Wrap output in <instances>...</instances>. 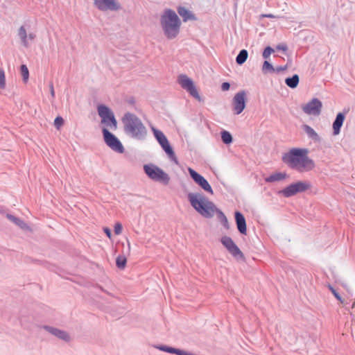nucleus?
Listing matches in <instances>:
<instances>
[{
	"label": "nucleus",
	"mask_w": 355,
	"mask_h": 355,
	"mask_svg": "<svg viewBox=\"0 0 355 355\" xmlns=\"http://www.w3.org/2000/svg\"><path fill=\"white\" fill-rule=\"evenodd\" d=\"M28 37L30 40H34L35 38V35L33 33H31L28 34V35H27V37Z\"/></svg>",
	"instance_id": "obj_42"
},
{
	"label": "nucleus",
	"mask_w": 355,
	"mask_h": 355,
	"mask_svg": "<svg viewBox=\"0 0 355 355\" xmlns=\"http://www.w3.org/2000/svg\"><path fill=\"white\" fill-rule=\"evenodd\" d=\"M345 119V114L344 112H338L333 122V135H338L340 132V129L343 126V122Z\"/></svg>",
	"instance_id": "obj_18"
},
{
	"label": "nucleus",
	"mask_w": 355,
	"mask_h": 355,
	"mask_svg": "<svg viewBox=\"0 0 355 355\" xmlns=\"http://www.w3.org/2000/svg\"><path fill=\"white\" fill-rule=\"evenodd\" d=\"M322 102L317 98H313L308 103L302 107L303 112L307 114L318 116L321 113Z\"/></svg>",
	"instance_id": "obj_15"
},
{
	"label": "nucleus",
	"mask_w": 355,
	"mask_h": 355,
	"mask_svg": "<svg viewBox=\"0 0 355 355\" xmlns=\"http://www.w3.org/2000/svg\"><path fill=\"white\" fill-rule=\"evenodd\" d=\"M300 78L297 74H294L291 77H288L285 79L286 85L291 88L295 89L298 86Z\"/></svg>",
	"instance_id": "obj_24"
},
{
	"label": "nucleus",
	"mask_w": 355,
	"mask_h": 355,
	"mask_svg": "<svg viewBox=\"0 0 355 355\" xmlns=\"http://www.w3.org/2000/svg\"><path fill=\"white\" fill-rule=\"evenodd\" d=\"M306 148H293L282 155V162L299 172L310 171L315 168L314 161L308 156Z\"/></svg>",
	"instance_id": "obj_2"
},
{
	"label": "nucleus",
	"mask_w": 355,
	"mask_h": 355,
	"mask_svg": "<svg viewBox=\"0 0 355 355\" xmlns=\"http://www.w3.org/2000/svg\"><path fill=\"white\" fill-rule=\"evenodd\" d=\"M220 242L233 257L237 260L245 261V258L244 254L231 237L223 236L220 239Z\"/></svg>",
	"instance_id": "obj_10"
},
{
	"label": "nucleus",
	"mask_w": 355,
	"mask_h": 355,
	"mask_svg": "<svg viewBox=\"0 0 355 355\" xmlns=\"http://www.w3.org/2000/svg\"><path fill=\"white\" fill-rule=\"evenodd\" d=\"M127 263V258L124 255H119L116 259V266L119 269H124Z\"/></svg>",
	"instance_id": "obj_28"
},
{
	"label": "nucleus",
	"mask_w": 355,
	"mask_h": 355,
	"mask_svg": "<svg viewBox=\"0 0 355 355\" xmlns=\"http://www.w3.org/2000/svg\"><path fill=\"white\" fill-rule=\"evenodd\" d=\"M20 71L22 76V79L24 83H26L29 78V71L26 64H21Z\"/></svg>",
	"instance_id": "obj_30"
},
{
	"label": "nucleus",
	"mask_w": 355,
	"mask_h": 355,
	"mask_svg": "<svg viewBox=\"0 0 355 355\" xmlns=\"http://www.w3.org/2000/svg\"><path fill=\"white\" fill-rule=\"evenodd\" d=\"M178 82L192 97L201 101V97L191 78H189L187 75L180 74L178 78Z\"/></svg>",
	"instance_id": "obj_11"
},
{
	"label": "nucleus",
	"mask_w": 355,
	"mask_h": 355,
	"mask_svg": "<svg viewBox=\"0 0 355 355\" xmlns=\"http://www.w3.org/2000/svg\"><path fill=\"white\" fill-rule=\"evenodd\" d=\"M329 288L331 291L332 294L334 297L340 302H343V299L339 293L330 284L329 285Z\"/></svg>",
	"instance_id": "obj_33"
},
{
	"label": "nucleus",
	"mask_w": 355,
	"mask_h": 355,
	"mask_svg": "<svg viewBox=\"0 0 355 355\" xmlns=\"http://www.w3.org/2000/svg\"><path fill=\"white\" fill-rule=\"evenodd\" d=\"M177 12L180 17H182L183 21L186 22L189 20H196V15L187 8L180 6L177 8Z\"/></svg>",
	"instance_id": "obj_20"
},
{
	"label": "nucleus",
	"mask_w": 355,
	"mask_h": 355,
	"mask_svg": "<svg viewBox=\"0 0 355 355\" xmlns=\"http://www.w3.org/2000/svg\"><path fill=\"white\" fill-rule=\"evenodd\" d=\"M189 175L192 180L197 184L200 187H201L205 191L214 194L213 189L208 182V181L200 173L193 170L191 168H188Z\"/></svg>",
	"instance_id": "obj_13"
},
{
	"label": "nucleus",
	"mask_w": 355,
	"mask_h": 355,
	"mask_svg": "<svg viewBox=\"0 0 355 355\" xmlns=\"http://www.w3.org/2000/svg\"><path fill=\"white\" fill-rule=\"evenodd\" d=\"M261 17H267V18H275V16L273 15L272 14H264V15H261Z\"/></svg>",
	"instance_id": "obj_41"
},
{
	"label": "nucleus",
	"mask_w": 355,
	"mask_h": 355,
	"mask_svg": "<svg viewBox=\"0 0 355 355\" xmlns=\"http://www.w3.org/2000/svg\"><path fill=\"white\" fill-rule=\"evenodd\" d=\"M6 87V78L4 71L0 69V89Z\"/></svg>",
	"instance_id": "obj_32"
},
{
	"label": "nucleus",
	"mask_w": 355,
	"mask_h": 355,
	"mask_svg": "<svg viewBox=\"0 0 355 355\" xmlns=\"http://www.w3.org/2000/svg\"><path fill=\"white\" fill-rule=\"evenodd\" d=\"M144 171L153 181L158 182L164 185H168L170 182V176L161 168L153 164H145Z\"/></svg>",
	"instance_id": "obj_5"
},
{
	"label": "nucleus",
	"mask_w": 355,
	"mask_h": 355,
	"mask_svg": "<svg viewBox=\"0 0 355 355\" xmlns=\"http://www.w3.org/2000/svg\"><path fill=\"white\" fill-rule=\"evenodd\" d=\"M49 89H50L51 96L53 98H55V91H54L53 83H50Z\"/></svg>",
	"instance_id": "obj_40"
},
{
	"label": "nucleus",
	"mask_w": 355,
	"mask_h": 355,
	"mask_svg": "<svg viewBox=\"0 0 355 355\" xmlns=\"http://www.w3.org/2000/svg\"><path fill=\"white\" fill-rule=\"evenodd\" d=\"M247 94L245 90L237 92L232 99V109L235 114H240L245 108Z\"/></svg>",
	"instance_id": "obj_12"
},
{
	"label": "nucleus",
	"mask_w": 355,
	"mask_h": 355,
	"mask_svg": "<svg viewBox=\"0 0 355 355\" xmlns=\"http://www.w3.org/2000/svg\"><path fill=\"white\" fill-rule=\"evenodd\" d=\"M97 111L101 119V123L106 127L115 130L117 128V121L112 110L105 105L100 104L97 107Z\"/></svg>",
	"instance_id": "obj_7"
},
{
	"label": "nucleus",
	"mask_w": 355,
	"mask_h": 355,
	"mask_svg": "<svg viewBox=\"0 0 355 355\" xmlns=\"http://www.w3.org/2000/svg\"><path fill=\"white\" fill-rule=\"evenodd\" d=\"M276 49L279 51H286L288 49V46L284 44H279Z\"/></svg>",
	"instance_id": "obj_37"
},
{
	"label": "nucleus",
	"mask_w": 355,
	"mask_h": 355,
	"mask_svg": "<svg viewBox=\"0 0 355 355\" xmlns=\"http://www.w3.org/2000/svg\"><path fill=\"white\" fill-rule=\"evenodd\" d=\"M128 252H130V244L129 242H128Z\"/></svg>",
	"instance_id": "obj_43"
},
{
	"label": "nucleus",
	"mask_w": 355,
	"mask_h": 355,
	"mask_svg": "<svg viewBox=\"0 0 355 355\" xmlns=\"http://www.w3.org/2000/svg\"><path fill=\"white\" fill-rule=\"evenodd\" d=\"M125 134L137 140H144L147 135V129L141 120L131 112H125L121 119Z\"/></svg>",
	"instance_id": "obj_3"
},
{
	"label": "nucleus",
	"mask_w": 355,
	"mask_h": 355,
	"mask_svg": "<svg viewBox=\"0 0 355 355\" xmlns=\"http://www.w3.org/2000/svg\"><path fill=\"white\" fill-rule=\"evenodd\" d=\"M311 184L307 181H298L289 184L279 191L284 197L289 198L297 193L305 192L311 188Z\"/></svg>",
	"instance_id": "obj_8"
},
{
	"label": "nucleus",
	"mask_w": 355,
	"mask_h": 355,
	"mask_svg": "<svg viewBox=\"0 0 355 355\" xmlns=\"http://www.w3.org/2000/svg\"><path fill=\"white\" fill-rule=\"evenodd\" d=\"M275 71V67L268 61L265 60L262 66V72L263 73H274Z\"/></svg>",
	"instance_id": "obj_29"
},
{
	"label": "nucleus",
	"mask_w": 355,
	"mask_h": 355,
	"mask_svg": "<svg viewBox=\"0 0 355 355\" xmlns=\"http://www.w3.org/2000/svg\"><path fill=\"white\" fill-rule=\"evenodd\" d=\"M187 198L191 207L202 217L211 218L216 214L223 226L227 230L230 229L229 222L224 213L202 193L189 192Z\"/></svg>",
	"instance_id": "obj_1"
},
{
	"label": "nucleus",
	"mask_w": 355,
	"mask_h": 355,
	"mask_svg": "<svg viewBox=\"0 0 355 355\" xmlns=\"http://www.w3.org/2000/svg\"><path fill=\"white\" fill-rule=\"evenodd\" d=\"M94 6L101 11H116L121 9L116 0H94Z\"/></svg>",
	"instance_id": "obj_14"
},
{
	"label": "nucleus",
	"mask_w": 355,
	"mask_h": 355,
	"mask_svg": "<svg viewBox=\"0 0 355 355\" xmlns=\"http://www.w3.org/2000/svg\"><path fill=\"white\" fill-rule=\"evenodd\" d=\"M286 69H287V65L279 66V67H277L276 68H275V71L277 73L286 70Z\"/></svg>",
	"instance_id": "obj_38"
},
{
	"label": "nucleus",
	"mask_w": 355,
	"mask_h": 355,
	"mask_svg": "<svg viewBox=\"0 0 355 355\" xmlns=\"http://www.w3.org/2000/svg\"><path fill=\"white\" fill-rule=\"evenodd\" d=\"M220 135L222 141L225 144L229 145L233 142V137L230 132L223 130L220 132Z\"/></svg>",
	"instance_id": "obj_26"
},
{
	"label": "nucleus",
	"mask_w": 355,
	"mask_h": 355,
	"mask_svg": "<svg viewBox=\"0 0 355 355\" xmlns=\"http://www.w3.org/2000/svg\"><path fill=\"white\" fill-rule=\"evenodd\" d=\"M160 24L167 39H175L179 35L181 21L174 10L165 9L161 15Z\"/></svg>",
	"instance_id": "obj_4"
},
{
	"label": "nucleus",
	"mask_w": 355,
	"mask_h": 355,
	"mask_svg": "<svg viewBox=\"0 0 355 355\" xmlns=\"http://www.w3.org/2000/svg\"><path fill=\"white\" fill-rule=\"evenodd\" d=\"M122 229H123V227L120 223H115L114 227V234L116 235L120 234L122 232Z\"/></svg>",
	"instance_id": "obj_35"
},
{
	"label": "nucleus",
	"mask_w": 355,
	"mask_h": 355,
	"mask_svg": "<svg viewBox=\"0 0 355 355\" xmlns=\"http://www.w3.org/2000/svg\"><path fill=\"white\" fill-rule=\"evenodd\" d=\"M234 219L239 232L241 234L246 235L247 225L244 215L241 211H236L234 212Z\"/></svg>",
	"instance_id": "obj_17"
},
{
	"label": "nucleus",
	"mask_w": 355,
	"mask_h": 355,
	"mask_svg": "<svg viewBox=\"0 0 355 355\" xmlns=\"http://www.w3.org/2000/svg\"><path fill=\"white\" fill-rule=\"evenodd\" d=\"M248 57V52L246 49H242L239 51L236 58V62L239 65H242L245 62Z\"/></svg>",
	"instance_id": "obj_25"
},
{
	"label": "nucleus",
	"mask_w": 355,
	"mask_h": 355,
	"mask_svg": "<svg viewBox=\"0 0 355 355\" xmlns=\"http://www.w3.org/2000/svg\"><path fill=\"white\" fill-rule=\"evenodd\" d=\"M64 124V119L62 116H57L54 120V125L59 129Z\"/></svg>",
	"instance_id": "obj_34"
},
{
	"label": "nucleus",
	"mask_w": 355,
	"mask_h": 355,
	"mask_svg": "<svg viewBox=\"0 0 355 355\" xmlns=\"http://www.w3.org/2000/svg\"><path fill=\"white\" fill-rule=\"evenodd\" d=\"M103 231H104L105 234L107 235V236L110 239L112 236L111 230L110 228L105 227L103 228Z\"/></svg>",
	"instance_id": "obj_39"
},
{
	"label": "nucleus",
	"mask_w": 355,
	"mask_h": 355,
	"mask_svg": "<svg viewBox=\"0 0 355 355\" xmlns=\"http://www.w3.org/2000/svg\"><path fill=\"white\" fill-rule=\"evenodd\" d=\"M42 328L45 329L46 331H48L49 334L53 335L54 336L57 337L58 338L62 340H64L65 342H69L71 340L69 334L64 330H61L56 327H53L49 325H44Z\"/></svg>",
	"instance_id": "obj_16"
},
{
	"label": "nucleus",
	"mask_w": 355,
	"mask_h": 355,
	"mask_svg": "<svg viewBox=\"0 0 355 355\" xmlns=\"http://www.w3.org/2000/svg\"><path fill=\"white\" fill-rule=\"evenodd\" d=\"M18 35H19V37H20V39L21 40L22 44L25 47H28V42H27V33H26V29H25L24 26H21L19 28Z\"/></svg>",
	"instance_id": "obj_27"
},
{
	"label": "nucleus",
	"mask_w": 355,
	"mask_h": 355,
	"mask_svg": "<svg viewBox=\"0 0 355 355\" xmlns=\"http://www.w3.org/2000/svg\"><path fill=\"white\" fill-rule=\"evenodd\" d=\"M161 351L170 353V354H174L176 355H196L193 353L178 349L175 348L173 347L167 346V345H159L157 347Z\"/></svg>",
	"instance_id": "obj_19"
},
{
	"label": "nucleus",
	"mask_w": 355,
	"mask_h": 355,
	"mask_svg": "<svg viewBox=\"0 0 355 355\" xmlns=\"http://www.w3.org/2000/svg\"><path fill=\"white\" fill-rule=\"evenodd\" d=\"M288 175L285 172H275L272 173L268 177L264 178V180L267 183H272L275 182L282 181L286 179Z\"/></svg>",
	"instance_id": "obj_22"
},
{
	"label": "nucleus",
	"mask_w": 355,
	"mask_h": 355,
	"mask_svg": "<svg viewBox=\"0 0 355 355\" xmlns=\"http://www.w3.org/2000/svg\"><path fill=\"white\" fill-rule=\"evenodd\" d=\"M274 51H275L274 49L271 46H268L264 49L263 53H262V56L263 58L267 59L270 57L271 53H273Z\"/></svg>",
	"instance_id": "obj_31"
},
{
	"label": "nucleus",
	"mask_w": 355,
	"mask_h": 355,
	"mask_svg": "<svg viewBox=\"0 0 355 355\" xmlns=\"http://www.w3.org/2000/svg\"><path fill=\"white\" fill-rule=\"evenodd\" d=\"M102 133L105 143L114 151L123 153L125 150L124 147L120 140L106 128H103Z\"/></svg>",
	"instance_id": "obj_9"
},
{
	"label": "nucleus",
	"mask_w": 355,
	"mask_h": 355,
	"mask_svg": "<svg viewBox=\"0 0 355 355\" xmlns=\"http://www.w3.org/2000/svg\"><path fill=\"white\" fill-rule=\"evenodd\" d=\"M230 88V84L228 82H224L221 85V89L223 92L228 91Z\"/></svg>",
	"instance_id": "obj_36"
},
{
	"label": "nucleus",
	"mask_w": 355,
	"mask_h": 355,
	"mask_svg": "<svg viewBox=\"0 0 355 355\" xmlns=\"http://www.w3.org/2000/svg\"><path fill=\"white\" fill-rule=\"evenodd\" d=\"M302 128L306 132L309 138L312 139L313 141L320 142L321 141V138L318 134L309 125L304 124L302 125Z\"/></svg>",
	"instance_id": "obj_21"
},
{
	"label": "nucleus",
	"mask_w": 355,
	"mask_h": 355,
	"mask_svg": "<svg viewBox=\"0 0 355 355\" xmlns=\"http://www.w3.org/2000/svg\"><path fill=\"white\" fill-rule=\"evenodd\" d=\"M151 129L153 132L155 138L156 139L159 144L161 146L163 150L168 156L171 160H172L173 162L178 164V159L175 156L173 148L171 146L167 137L162 132V131L155 128V127H152Z\"/></svg>",
	"instance_id": "obj_6"
},
{
	"label": "nucleus",
	"mask_w": 355,
	"mask_h": 355,
	"mask_svg": "<svg viewBox=\"0 0 355 355\" xmlns=\"http://www.w3.org/2000/svg\"><path fill=\"white\" fill-rule=\"evenodd\" d=\"M6 218L19 227L21 230H27L29 229V226L23 220L15 216L14 215L7 214Z\"/></svg>",
	"instance_id": "obj_23"
}]
</instances>
